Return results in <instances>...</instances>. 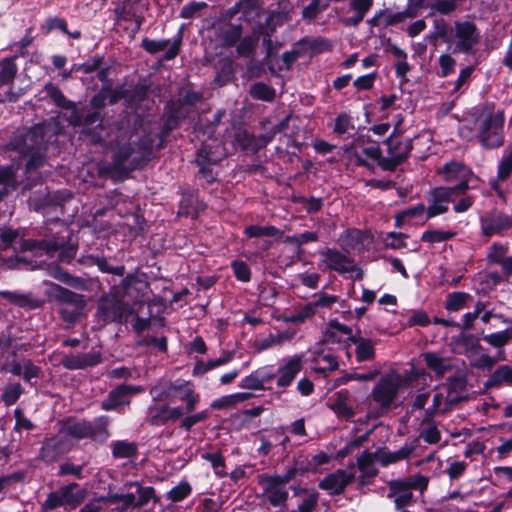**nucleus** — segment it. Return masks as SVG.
<instances>
[{"label": "nucleus", "mask_w": 512, "mask_h": 512, "mask_svg": "<svg viewBox=\"0 0 512 512\" xmlns=\"http://www.w3.org/2000/svg\"><path fill=\"white\" fill-rule=\"evenodd\" d=\"M402 383V377L395 373L382 377L372 390V399L383 408L390 407Z\"/></svg>", "instance_id": "1a4fd4ad"}, {"label": "nucleus", "mask_w": 512, "mask_h": 512, "mask_svg": "<svg viewBox=\"0 0 512 512\" xmlns=\"http://www.w3.org/2000/svg\"><path fill=\"white\" fill-rule=\"evenodd\" d=\"M512 175V147H506L497 166V175L489 181L490 187L498 194H502L500 183L505 182Z\"/></svg>", "instance_id": "412c9836"}, {"label": "nucleus", "mask_w": 512, "mask_h": 512, "mask_svg": "<svg viewBox=\"0 0 512 512\" xmlns=\"http://www.w3.org/2000/svg\"><path fill=\"white\" fill-rule=\"evenodd\" d=\"M150 394L153 400L157 402H181L185 414L193 412L201 399L194 383L184 379L159 383L150 389Z\"/></svg>", "instance_id": "f03ea898"}, {"label": "nucleus", "mask_w": 512, "mask_h": 512, "mask_svg": "<svg viewBox=\"0 0 512 512\" xmlns=\"http://www.w3.org/2000/svg\"><path fill=\"white\" fill-rule=\"evenodd\" d=\"M470 295L466 292H453L447 296L445 308L448 311L456 312L464 308Z\"/></svg>", "instance_id": "09e8293b"}, {"label": "nucleus", "mask_w": 512, "mask_h": 512, "mask_svg": "<svg viewBox=\"0 0 512 512\" xmlns=\"http://www.w3.org/2000/svg\"><path fill=\"white\" fill-rule=\"evenodd\" d=\"M170 41L169 40H150L148 38H145L141 42V46L149 53H157L160 51L165 50Z\"/></svg>", "instance_id": "774afa93"}, {"label": "nucleus", "mask_w": 512, "mask_h": 512, "mask_svg": "<svg viewBox=\"0 0 512 512\" xmlns=\"http://www.w3.org/2000/svg\"><path fill=\"white\" fill-rule=\"evenodd\" d=\"M321 265L326 269L334 270L339 273H346L353 270V261L346 255L335 249H325L319 252Z\"/></svg>", "instance_id": "aec40b11"}, {"label": "nucleus", "mask_w": 512, "mask_h": 512, "mask_svg": "<svg viewBox=\"0 0 512 512\" xmlns=\"http://www.w3.org/2000/svg\"><path fill=\"white\" fill-rule=\"evenodd\" d=\"M388 147V157L383 158L381 167L384 170H392L400 164L409 154L411 144L408 140H402L400 137H389L386 140Z\"/></svg>", "instance_id": "4468645a"}, {"label": "nucleus", "mask_w": 512, "mask_h": 512, "mask_svg": "<svg viewBox=\"0 0 512 512\" xmlns=\"http://www.w3.org/2000/svg\"><path fill=\"white\" fill-rule=\"evenodd\" d=\"M483 340L495 348L504 347L510 340V335L507 330L494 332L483 336Z\"/></svg>", "instance_id": "13d9d810"}, {"label": "nucleus", "mask_w": 512, "mask_h": 512, "mask_svg": "<svg viewBox=\"0 0 512 512\" xmlns=\"http://www.w3.org/2000/svg\"><path fill=\"white\" fill-rule=\"evenodd\" d=\"M65 239L62 238L61 240H43L41 242L37 241H26L24 243L25 249H35L36 247H39L40 249L46 250L47 253H52L54 251H57L59 249H62L65 246Z\"/></svg>", "instance_id": "49530a36"}, {"label": "nucleus", "mask_w": 512, "mask_h": 512, "mask_svg": "<svg viewBox=\"0 0 512 512\" xmlns=\"http://www.w3.org/2000/svg\"><path fill=\"white\" fill-rule=\"evenodd\" d=\"M235 277L242 282H248L251 278V270L247 263L243 261H234L231 264Z\"/></svg>", "instance_id": "0e129e2a"}, {"label": "nucleus", "mask_w": 512, "mask_h": 512, "mask_svg": "<svg viewBox=\"0 0 512 512\" xmlns=\"http://www.w3.org/2000/svg\"><path fill=\"white\" fill-rule=\"evenodd\" d=\"M503 384L512 385V367L509 365L499 366L489 377L485 386L487 388H493Z\"/></svg>", "instance_id": "72a5a7b5"}, {"label": "nucleus", "mask_w": 512, "mask_h": 512, "mask_svg": "<svg viewBox=\"0 0 512 512\" xmlns=\"http://www.w3.org/2000/svg\"><path fill=\"white\" fill-rule=\"evenodd\" d=\"M312 353V369L315 372L325 373L338 367L337 357L330 350L314 349Z\"/></svg>", "instance_id": "a878e982"}, {"label": "nucleus", "mask_w": 512, "mask_h": 512, "mask_svg": "<svg viewBox=\"0 0 512 512\" xmlns=\"http://www.w3.org/2000/svg\"><path fill=\"white\" fill-rule=\"evenodd\" d=\"M504 113H488L480 123L477 138L488 149L498 148L504 143Z\"/></svg>", "instance_id": "0eeeda50"}, {"label": "nucleus", "mask_w": 512, "mask_h": 512, "mask_svg": "<svg viewBox=\"0 0 512 512\" xmlns=\"http://www.w3.org/2000/svg\"><path fill=\"white\" fill-rule=\"evenodd\" d=\"M406 238L403 233L388 232L382 238V242L386 248L397 250L406 247Z\"/></svg>", "instance_id": "5fc2aeb1"}, {"label": "nucleus", "mask_w": 512, "mask_h": 512, "mask_svg": "<svg viewBox=\"0 0 512 512\" xmlns=\"http://www.w3.org/2000/svg\"><path fill=\"white\" fill-rule=\"evenodd\" d=\"M480 223L482 234L488 237L512 228V218L500 212H492L481 217Z\"/></svg>", "instance_id": "a211bd4d"}, {"label": "nucleus", "mask_w": 512, "mask_h": 512, "mask_svg": "<svg viewBox=\"0 0 512 512\" xmlns=\"http://www.w3.org/2000/svg\"><path fill=\"white\" fill-rule=\"evenodd\" d=\"M132 154V147L130 144H124L119 146L114 153L113 162L108 167H103L100 169L101 172H127L131 170V168L127 169L125 167V162Z\"/></svg>", "instance_id": "7c9ffc66"}, {"label": "nucleus", "mask_w": 512, "mask_h": 512, "mask_svg": "<svg viewBox=\"0 0 512 512\" xmlns=\"http://www.w3.org/2000/svg\"><path fill=\"white\" fill-rule=\"evenodd\" d=\"M427 209L424 204L420 203L414 207L402 211L396 217V226L400 227L403 223L413 222L415 224H424L426 219Z\"/></svg>", "instance_id": "473e14b6"}, {"label": "nucleus", "mask_w": 512, "mask_h": 512, "mask_svg": "<svg viewBox=\"0 0 512 512\" xmlns=\"http://www.w3.org/2000/svg\"><path fill=\"white\" fill-rule=\"evenodd\" d=\"M78 484L71 483L61 487L55 492H51L42 507L45 510H55L60 507L69 506L70 508H76L84 500V491L76 490Z\"/></svg>", "instance_id": "6e6552de"}, {"label": "nucleus", "mask_w": 512, "mask_h": 512, "mask_svg": "<svg viewBox=\"0 0 512 512\" xmlns=\"http://www.w3.org/2000/svg\"><path fill=\"white\" fill-rule=\"evenodd\" d=\"M480 41V32L472 20H456L448 46L454 53L470 54Z\"/></svg>", "instance_id": "39448f33"}, {"label": "nucleus", "mask_w": 512, "mask_h": 512, "mask_svg": "<svg viewBox=\"0 0 512 512\" xmlns=\"http://www.w3.org/2000/svg\"><path fill=\"white\" fill-rule=\"evenodd\" d=\"M440 173L443 174L446 181L457 183L453 187H448L449 189L457 190L458 193H464L468 188L471 171L467 166L458 162H451L446 164Z\"/></svg>", "instance_id": "f3484780"}, {"label": "nucleus", "mask_w": 512, "mask_h": 512, "mask_svg": "<svg viewBox=\"0 0 512 512\" xmlns=\"http://www.w3.org/2000/svg\"><path fill=\"white\" fill-rule=\"evenodd\" d=\"M108 419L100 417L93 422L86 420H67L61 425V432L72 441L85 438L105 441L109 434L107 431Z\"/></svg>", "instance_id": "20e7f679"}, {"label": "nucleus", "mask_w": 512, "mask_h": 512, "mask_svg": "<svg viewBox=\"0 0 512 512\" xmlns=\"http://www.w3.org/2000/svg\"><path fill=\"white\" fill-rule=\"evenodd\" d=\"M462 193L447 187H437L430 191L427 201L428 208L426 219L433 218L437 215L444 214L449 209V204L455 202L456 197Z\"/></svg>", "instance_id": "9d476101"}, {"label": "nucleus", "mask_w": 512, "mask_h": 512, "mask_svg": "<svg viewBox=\"0 0 512 512\" xmlns=\"http://www.w3.org/2000/svg\"><path fill=\"white\" fill-rule=\"evenodd\" d=\"M17 183L14 165L0 166V200L10 189H14Z\"/></svg>", "instance_id": "e433bc0d"}, {"label": "nucleus", "mask_w": 512, "mask_h": 512, "mask_svg": "<svg viewBox=\"0 0 512 512\" xmlns=\"http://www.w3.org/2000/svg\"><path fill=\"white\" fill-rule=\"evenodd\" d=\"M415 447L412 445H404L397 451H383L379 455V462L383 466H387L407 459L413 452Z\"/></svg>", "instance_id": "f704fd0d"}, {"label": "nucleus", "mask_w": 512, "mask_h": 512, "mask_svg": "<svg viewBox=\"0 0 512 512\" xmlns=\"http://www.w3.org/2000/svg\"><path fill=\"white\" fill-rule=\"evenodd\" d=\"M370 239L367 232L359 229H348L339 237L341 247L345 251L361 250L365 246V241Z\"/></svg>", "instance_id": "393cba45"}, {"label": "nucleus", "mask_w": 512, "mask_h": 512, "mask_svg": "<svg viewBox=\"0 0 512 512\" xmlns=\"http://www.w3.org/2000/svg\"><path fill=\"white\" fill-rule=\"evenodd\" d=\"M50 296L62 304L72 305L73 310L69 312L67 318L73 320L85 306V300L82 295L72 292L60 285L52 284ZM61 313L66 317V309H61Z\"/></svg>", "instance_id": "2eb2a0df"}, {"label": "nucleus", "mask_w": 512, "mask_h": 512, "mask_svg": "<svg viewBox=\"0 0 512 512\" xmlns=\"http://www.w3.org/2000/svg\"><path fill=\"white\" fill-rule=\"evenodd\" d=\"M144 5L139 0H126L119 3L115 8V15L117 21H131L136 25V30H139L144 20Z\"/></svg>", "instance_id": "6ab92c4d"}, {"label": "nucleus", "mask_w": 512, "mask_h": 512, "mask_svg": "<svg viewBox=\"0 0 512 512\" xmlns=\"http://www.w3.org/2000/svg\"><path fill=\"white\" fill-rule=\"evenodd\" d=\"M23 389L19 383L7 385L2 394V400L6 406H11L19 399Z\"/></svg>", "instance_id": "4d7b16f0"}, {"label": "nucleus", "mask_w": 512, "mask_h": 512, "mask_svg": "<svg viewBox=\"0 0 512 512\" xmlns=\"http://www.w3.org/2000/svg\"><path fill=\"white\" fill-rule=\"evenodd\" d=\"M389 494L388 497L392 498L393 495L398 493L411 492L408 477L403 479H394L388 483Z\"/></svg>", "instance_id": "e2e57ef3"}, {"label": "nucleus", "mask_w": 512, "mask_h": 512, "mask_svg": "<svg viewBox=\"0 0 512 512\" xmlns=\"http://www.w3.org/2000/svg\"><path fill=\"white\" fill-rule=\"evenodd\" d=\"M346 157L350 164L374 168L383 162L379 144L369 137L361 135L345 149Z\"/></svg>", "instance_id": "7ed1b4c3"}, {"label": "nucleus", "mask_w": 512, "mask_h": 512, "mask_svg": "<svg viewBox=\"0 0 512 512\" xmlns=\"http://www.w3.org/2000/svg\"><path fill=\"white\" fill-rule=\"evenodd\" d=\"M136 487V493H124L126 502L132 509L140 508L147 505L151 499L155 497V490L153 487H143L139 483H126L124 487Z\"/></svg>", "instance_id": "b1692460"}, {"label": "nucleus", "mask_w": 512, "mask_h": 512, "mask_svg": "<svg viewBox=\"0 0 512 512\" xmlns=\"http://www.w3.org/2000/svg\"><path fill=\"white\" fill-rule=\"evenodd\" d=\"M330 460H331L330 455H328L325 452H319V453L315 454L308 461L307 466L304 467V466L300 465V463H296L295 467H293L292 469H296V475L298 473L302 475L306 472L316 473L318 471L319 467H321L322 465L328 464Z\"/></svg>", "instance_id": "4c0bfd02"}, {"label": "nucleus", "mask_w": 512, "mask_h": 512, "mask_svg": "<svg viewBox=\"0 0 512 512\" xmlns=\"http://www.w3.org/2000/svg\"><path fill=\"white\" fill-rule=\"evenodd\" d=\"M101 361V355L98 352H89L85 354H72L63 358V365L68 369H82L88 366H94Z\"/></svg>", "instance_id": "cd10ccee"}, {"label": "nucleus", "mask_w": 512, "mask_h": 512, "mask_svg": "<svg viewBox=\"0 0 512 512\" xmlns=\"http://www.w3.org/2000/svg\"><path fill=\"white\" fill-rule=\"evenodd\" d=\"M250 397L248 393H234L226 396H222L217 398L211 402V408L213 409H223L232 407L239 402H243Z\"/></svg>", "instance_id": "a19ab883"}, {"label": "nucleus", "mask_w": 512, "mask_h": 512, "mask_svg": "<svg viewBox=\"0 0 512 512\" xmlns=\"http://www.w3.org/2000/svg\"><path fill=\"white\" fill-rule=\"evenodd\" d=\"M72 446V441L59 430L57 434L44 439L39 457L47 463H52L69 452Z\"/></svg>", "instance_id": "9b49d317"}, {"label": "nucleus", "mask_w": 512, "mask_h": 512, "mask_svg": "<svg viewBox=\"0 0 512 512\" xmlns=\"http://www.w3.org/2000/svg\"><path fill=\"white\" fill-rule=\"evenodd\" d=\"M317 313L312 302L305 303L295 309L293 313L285 317L286 322L303 323Z\"/></svg>", "instance_id": "ea45409f"}, {"label": "nucleus", "mask_w": 512, "mask_h": 512, "mask_svg": "<svg viewBox=\"0 0 512 512\" xmlns=\"http://www.w3.org/2000/svg\"><path fill=\"white\" fill-rule=\"evenodd\" d=\"M356 343V358L359 362L374 358V342L370 339H360Z\"/></svg>", "instance_id": "c03bdc74"}, {"label": "nucleus", "mask_w": 512, "mask_h": 512, "mask_svg": "<svg viewBox=\"0 0 512 512\" xmlns=\"http://www.w3.org/2000/svg\"><path fill=\"white\" fill-rule=\"evenodd\" d=\"M98 312L106 322H120L126 316L127 307L115 297L105 298L101 301Z\"/></svg>", "instance_id": "4be33fe9"}, {"label": "nucleus", "mask_w": 512, "mask_h": 512, "mask_svg": "<svg viewBox=\"0 0 512 512\" xmlns=\"http://www.w3.org/2000/svg\"><path fill=\"white\" fill-rule=\"evenodd\" d=\"M0 297L7 299L9 302L16 304L20 307H30L32 300L31 298L22 293L11 292V291H0Z\"/></svg>", "instance_id": "bf43d9fd"}, {"label": "nucleus", "mask_w": 512, "mask_h": 512, "mask_svg": "<svg viewBox=\"0 0 512 512\" xmlns=\"http://www.w3.org/2000/svg\"><path fill=\"white\" fill-rule=\"evenodd\" d=\"M456 232L450 230L432 229L425 231L421 240L430 244L445 242L455 237Z\"/></svg>", "instance_id": "79ce46f5"}, {"label": "nucleus", "mask_w": 512, "mask_h": 512, "mask_svg": "<svg viewBox=\"0 0 512 512\" xmlns=\"http://www.w3.org/2000/svg\"><path fill=\"white\" fill-rule=\"evenodd\" d=\"M508 245L494 242L487 253V261L491 264H499L507 257Z\"/></svg>", "instance_id": "8fccbe9b"}, {"label": "nucleus", "mask_w": 512, "mask_h": 512, "mask_svg": "<svg viewBox=\"0 0 512 512\" xmlns=\"http://www.w3.org/2000/svg\"><path fill=\"white\" fill-rule=\"evenodd\" d=\"M17 237V230L11 228H0V252L9 248Z\"/></svg>", "instance_id": "338daca9"}, {"label": "nucleus", "mask_w": 512, "mask_h": 512, "mask_svg": "<svg viewBox=\"0 0 512 512\" xmlns=\"http://www.w3.org/2000/svg\"><path fill=\"white\" fill-rule=\"evenodd\" d=\"M45 91L57 106L71 110V114L68 118V121L71 125L78 126L82 123V117L77 111L76 107L66 99V97L57 86L51 83L47 84L45 86Z\"/></svg>", "instance_id": "5701e85b"}, {"label": "nucleus", "mask_w": 512, "mask_h": 512, "mask_svg": "<svg viewBox=\"0 0 512 512\" xmlns=\"http://www.w3.org/2000/svg\"><path fill=\"white\" fill-rule=\"evenodd\" d=\"M136 445L127 441H117L112 445V453L116 458H130L136 453Z\"/></svg>", "instance_id": "3c124183"}, {"label": "nucleus", "mask_w": 512, "mask_h": 512, "mask_svg": "<svg viewBox=\"0 0 512 512\" xmlns=\"http://www.w3.org/2000/svg\"><path fill=\"white\" fill-rule=\"evenodd\" d=\"M171 403L152 404L147 410V422L152 426H162L169 422H176L185 415L180 406H171Z\"/></svg>", "instance_id": "f8f14e48"}, {"label": "nucleus", "mask_w": 512, "mask_h": 512, "mask_svg": "<svg viewBox=\"0 0 512 512\" xmlns=\"http://www.w3.org/2000/svg\"><path fill=\"white\" fill-rule=\"evenodd\" d=\"M202 458L210 462L217 476L223 477L226 475L224 471L225 459L222 454L218 452H206L202 454Z\"/></svg>", "instance_id": "864d4df0"}, {"label": "nucleus", "mask_w": 512, "mask_h": 512, "mask_svg": "<svg viewBox=\"0 0 512 512\" xmlns=\"http://www.w3.org/2000/svg\"><path fill=\"white\" fill-rule=\"evenodd\" d=\"M18 67L14 58H5L0 62V88L11 86L17 75Z\"/></svg>", "instance_id": "c9c22d12"}, {"label": "nucleus", "mask_w": 512, "mask_h": 512, "mask_svg": "<svg viewBox=\"0 0 512 512\" xmlns=\"http://www.w3.org/2000/svg\"><path fill=\"white\" fill-rule=\"evenodd\" d=\"M329 406L340 418L348 420L355 415V411L349 401V392L347 390L336 392Z\"/></svg>", "instance_id": "bb28decb"}, {"label": "nucleus", "mask_w": 512, "mask_h": 512, "mask_svg": "<svg viewBox=\"0 0 512 512\" xmlns=\"http://www.w3.org/2000/svg\"><path fill=\"white\" fill-rule=\"evenodd\" d=\"M423 357L427 367L439 376L451 367L449 362L437 353L428 352Z\"/></svg>", "instance_id": "58836bf2"}, {"label": "nucleus", "mask_w": 512, "mask_h": 512, "mask_svg": "<svg viewBox=\"0 0 512 512\" xmlns=\"http://www.w3.org/2000/svg\"><path fill=\"white\" fill-rule=\"evenodd\" d=\"M452 34V27L443 18H438L433 21V31L431 37L434 39H441L447 45Z\"/></svg>", "instance_id": "a18cd8bd"}, {"label": "nucleus", "mask_w": 512, "mask_h": 512, "mask_svg": "<svg viewBox=\"0 0 512 512\" xmlns=\"http://www.w3.org/2000/svg\"><path fill=\"white\" fill-rule=\"evenodd\" d=\"M241 35V26L231 25L223 32L222 39L227 46H233L240 40Z\"/></svg>", "instance_id": "680f3d73"}, {"label": "nucleus", "mask_w": 512, "mask_h": 512, "mask_svg": "<svg viewBox=\"0 0 512 512\" xmlns=\"http://www.w3.org/2000/svg\"><path fill=\"white\" fill-rule=\"evenodd\" d=\"M48 130L49 126L46 124H38L30 129H19L10 141L11 150L17 151L23 158H29L27 171L41 165L44 146L48 141L46 137Z\"/></svg>", "instance_id": "f257e3e1"}, {"label": "nucleus", "mask_w": 512, "mask_h": 512, "mask_svg": "<svg viewBox=\"0 0 512 512\" xmlns=\"http://www.w3.org/2000/svg\"><path fill=\"white\" fill-rule=\"evenodd\" d=\"M296 476V469H289L283 475H261L258 483L262 496L274 507L284 504L288 499L285 485Z\"/></svg>", "instance_id": "423d86ee"}, {"label": "nucleus", "mask_w": 512, "mask_h": 512, "mask_svg": "<svg viewBox=\"0 0 512 512\" xmlns=\"http://www.w3.org/2000/svg\"><path fill=\"white\" fill-rule=\"evenodd\" d=\"M244 233L250 238L262 236L274 237L279 234V230L274 226L251 225L245 228Z\"/></svg>", "instance_id": "603ef678"}, {"label": "nucleus", "mask_w": 512, "mask_h": 512, "mask_svg": "<svg viewBox=\"0 0 512 512\" xmlns=\"http://www.w3.org/2000/svg\"><path fill=\"white\" fill-rule=\"evenodd\" d=\"M239 386L241 388L251 390H260L265 387L256 370L253 371L250 375L243 378Z\"/></svg>", "instance_id": "69168bd1"}, {"label": "nucleus", "mask_w": 512, "mask_h": 512, "mask_svg": "<svg viewBox=\"0 0 512 512\" xmlns=\"http://www.w3.org/2000/svg\"><path fill=\"white\" fill-rule=\"evenodd\" d=\"M355 477L354 466H350L347 469H339L324 477L319 483V487L331 495L339 494L355 479Z\"/></svg>", "instance_id": "ddd939ff"}, {"label": "nucleus", "mask_w": 512, "mask_h": 512, "mask_svg": "<svg viewBox=\"0 0 512 512\" xmlns=\"http://www.w3.org/2000/svg\"><path fill=\"white\" fill-rule=\"evenodd\" d=\"M357 467L361 473L358 479L359 485L361 486L368 484L367 479L374 477L378 472L373 455L368 451H364L357 458Z\"/></svg>", "instance_id": "2f4dec72"}, {"label": "nucleus", "mask_w": 512, "mask_h": 512, "mask_svg": "<svg viewBox=\"0 0 512 512\" xmlns=\"http://www.w3.org/2000/svg\"><path fill=\"white\" fill-rule=\"evenodd\" d=\"M250 94L254 99L271 101L275 96V91L264 83H255L250 88Z\"/></svg>", "instance_id": "6e6d98bb"}, {"label": "nucleus", "mask_w": 512, "mask_h": 512, "mask_svg": "<svg viewBox=\"0 0 512 512\" xmlns=\"http://www.w3.org/2000/svg\"><path fill=\"white\" fill-rule=\"evenodd\" d=\"M192 492V487L188 481L182 480L170 491H168L166 497L172 502H180L187 498Z\"/></svg>", "instance_id": "de8ad7c7"}, {"label": "nucleus", "mask_w": 512, "mask_h": 512, "mask_svg": "<svg viewBox=\"0 0 512 512\" xmlns=\"http://www.w3.org/2000/svg\"><path fill=\"white\" fill-rule=\"evenodd\" d=\"M431 420L427 419V416L423 420L422 424L427 425L422 427L420 437L429 444H437L441 439V433Z\"/></svg>", "instance_id": "37998d69"}, {"label": "nucleus", "mask_w": 512, "mask_h": 512, "mask_svg": "<svg viewBox=\"0 0 512 512\" xmlns=\"http://www.w3.org/2000/svg\"><path fill=\"white\" fill-rule=\"evenodd\" d=\"M303 355L284 358L277 369V387L285 389L290 386L302 370Z\"/></svg>", "instance_id": "dca6fc26"}, {"label": "nucleus", "mask_w": 512, "mask_h": 512, "mask_svg": "<svg viewBox=\"0 0 512 512\" xmlns=\"http://www.w3.org/2000/svg\"><path fill=\"white\" fill-rule=\"evenodd\" d=\"M221 159V154H215L211 150H208V145L204 144L198 150L196 156V163L200 167L199 173L206 178L208 182L214 179L212 171L206 166V164H215Z\"/></svg>", "instance_id": "c85d7f7f"}, {"label": "nucleus", "mask_w": 512, "mask_h": 512, "mask_svg": "<svg viewBox=\"0 0 512 512\" xmlns=\"http://www.w3.org/2000/svg\"><path fill=\"white\" fill-rule=\"evenodd\" d=\"M208 415L209 413L207 410H203L194 414H192V412L189 414H185L182 417L183 419L181 421L180 427L189 431L197 423L206 420L208 418Z\"/></svg>", "instance_id": "052dcab7"}, {"label": "nucleus", "mask_w": 512, "mask_h": 512, "mask_svg": "<svg viewBox=\"0 0 512 512\" xmlns=\"http://www.w3.org/2000/svg\"><path fill=\"white\" fill-rule=\"evenodd\" d=\"M129 388L126 385H121L116 389L112 390L107 399H105L101 407L103 410H117L125 405L130 403V398L128 397Z\"/></svg>", "instance_id": "c756f323"}]
</instances>
